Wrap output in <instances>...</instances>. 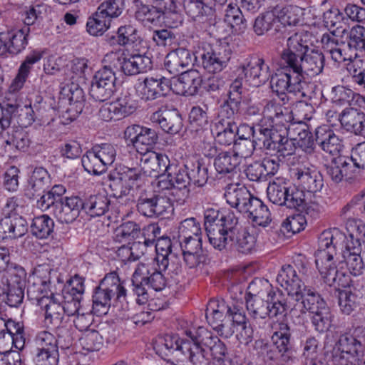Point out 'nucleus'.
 Listing matches in <instances>:
<instances>
[{
    "label": "nucleus",
    "mask_w": 365,
    "mask_h": 365,
    "mask_svg": "<svg viewBox=\"0 0 365 365\" xmlns=\"http://www.w3.org/2000/svg\"><path fill=\"white\" fill-rule=\"evenodd\" d=\"M309 34L304 31L295 32L287 40L286 47L279 56V66L302 85L304 75L317 76L324 66L325 57L319 50L310 49Z\"/></svg>",
    "instance_id": "1"
},
{
    "label": "nucleus",
    "mask_w": 365,
    "mask_h": 365,
    "mask_svg": "<svg viewBox=\"0 0 365 365\" xmlns=\"http://www.w3.org/2000/svg\"><path fill=\"white\" fill-rule=\"evenodd\" d=\"M59 101L56 103L53 97L50 98V108L47 109V123L50 131H58L56 137L62 133L63 126L74 120L83 111L85 96L83 89L75 83L66 84L59 92Z\"/></svg>",
    "instance_id": "2"
},
{
    "label": "nucleus",
    "mask_w": 365,
    "mask_h": 365,
    "mask_svg": "<svg viewBox=\"0 0 365 365\" xmlns=\"http://www.w3.org/2000/svg\"><path fill=\"white\" fill-rule=\"evenodd\" d=\"M262 114L264 123L259 128L262 138L259 140L262 141L264 149L274 152L285 136L291 135V112L276 99H271L265 101Z\"/></svg>",
    "instance_id": "3"
},
{
    "label": "nucleus",
    "mask_w": 365,
    "mask_h": 365,
    "mask_svg": "<svg viewBox=\"0 0 365 365\" xmlns=\"http://www.w3.org/2000/svg\"><path fill=\"white\" fill-rule=\"evenodd\" d=\"M205 317L220 336L229 338L235 333V324L245 322V313L242 302L210 300L207 305Z\"/></svg>",
    "instance_id": "4"
},
{
    "label": "nucleus",
    "mask_w": 365,
    "mask_h": 365,
    "mask_svg": "<svg viewBox=\"0 0 365 365\" xmlns=\"http://www.w3.org/2000/svg\"><path fill=\"white\" fill-rule=\"evenodd\" d=\"M344 238L338 230L322 232L318 239V250L315 252V263L324 282L329 286L336 285L339 271L332 262L339 247V240Z\"/></svg>",
    "instance_id": "5"
},
{
    "label": "nucleus",
    "mask_w": 365,
    "mask_h": 365,
    "mask_svg": "<svg viewBox=\"0 0 365 365\" xmlns=\"http://www.w3.org/2000/svg\"><path fill=\"white\" fill-rule=\"evenodd\" d=\"M116 272L107 274L94 289L93 294V312L97 315L106 314L110 305L112 299L118 302L126 299L127 290Z\"/></svg>",
    "instance_id": "6"
},
{
    "label": "nucleus",
    "mask_w": 365,
    "mask_h": 365,
    "mask_svg": "<svg viewBox=\"0 0 365 365\" xmlns=\"http://www.w3.org/2000/svg\"><path fill=\"white\" fill-rule=\"evenodd\" d=\"M155 267L153 264L140 263L132 275L133 291L137 295V302L145 304L149 297L148 288L151 287L155 291L163 290L168 284V279L165 274Z\"/></svg>",
    "instance_id": "7"
},
{
    "label": "nucleus",
    "mask_w": 365,
    "mask_h": 365,
    "mask_svg": "<svg viewBox=\"0 0 365 365\" xmlns=\"http://www.w3.org/2000/svg\"><path fill=\"white\" fill-rule=\"evenodd\" d=\"M291 329L284 322L277 324L270 341L264 339L257 340L255 349L257 354L266 360H276L279 357L289 358L291 349Z\"/></svg>",
    "instance_id": "8"
},
{
    "label": "nucleus",
    "mask_w": 365,
    "mask_h": 365,
    "mask_svg": "<svg viewBox=\"0 0 365 365\" xmlns=\"http://www.w3.org/2000/svg\"><path fill=\"white\" fill-rule=\"evenodd\" d=\"M232 217L220 237V245L216 243L213 247L220 251L235 249L240 253L249 254L255 246V237L240 225L237 216Z\"/></svg>",
    "instance_id": "9"
},
{
    "label": "nucleus",
    "mask_w": 365,
    "mask_h": 365,
    "mask_svg": "<svg viewBox=\"0 0 365 365\" xmlns=\"http://www.w3.org/2000/svg\"><path fill=\"white\" fill-rule=\"evenodd\" d=\"M246 307L249 314L254 319L273 318L284 317L291 309L288 299L282 292L272 294L267 298H246Z\"/></svg>",
    "instance_id": "10"
},
{
    "label": "nucleus",
    "mask_w": 365,
    "mask_h": 365,
    "mask_svg": "<svg viewBox=\"0 0 365 365\" xmlns=\"http://www.w3.org/2000/svg\"><path fill=\"white\" fill-rule=\"evenodd\" d=\"M267 197L272 203L286 206L299 211L305 210L309 213L312 206H309L303 190L297 187L287 186L273 182L267 189Z\"/></svg>",
    "instance_id": "11"
},
{
    "label": "nucleus",
    "mask_w": 365,
    "mask_h": 365,
    "mask_svg": "<svg viewBox=\"0 0 365 365\" xmlns=\"http://www.w3.org/2000/svg\"><path fill=\"white\" fill-rule=\"evenodd\" d=\"M104 61L119 68L126 76L145 73L153 67L152 60L146 54H128L120 50L107 53Z\"/></svg>",
    "instance_id": "12"
},
{
    "label": "nucleus",
    "mask_w": 365,
    "mask_h": 365,
    "mask_svg": "<svg viewBox=\"0 0 365 365\" xmlns=\"http://www.w3.org/2000/svg\"><path fill=\"white\" fill-rule=\"evenodd\" d=\"M364 346L355 337L349 334L340 336L336 343V350L333 354L334 365H361Z\"/></svg>",
    "instance_id": "13"
},
{
    "label": "nucleus",
    "mask_w": 365,
    "mask_h": 365,
    "mask_svg": "<svg viewBox=\"0 0 365 365\" xmlns=\"http://www.w3.org/2000/svg\"><path fill=\"white\" fill-rule=\"evenodd\" d=\"M232 51L227 44L203 48L199 55L201 66L209 73H218L225 69L230 61Z\"/></svg>",
    "instance_id": "14"
},
{
    "label": "nucleus",
    "mask_w": 365,
    "mask_h": 365,
    "mask_svg": "<svg viewBox=\"0 0 365 365\" xmlns=\"http://www.w3.org/2000/svg\"><path fill=\"white\" fill-rule=\"evenodd\" d=\"M232 216H236L233 211H227L220 213L219 210L214 208H207L204 212V226L210 243L215 246L217 243L220 245V237L226 230L228 219H232Z\"/></svg>",
    "instance_id": "15"
},
{
    "label": "nucleus",
    "mask_w": 365,
    "mask_h": 365,
    "mask_svg": "<svg viewBox=\"0 0 365 365\" xmlns=\"http://www.w3.org/2000/svg\"><path fill=\"white\" fill-rule=\"evenodd\" d=\"M271 87L273 92L276 93L282 101V106L284 107L289 101L287 93H299L301 97L311 98V96L304 91L303 85L284 69H281L279 73L272 78ZM280 104L282 105V103Z\"/></svg>",
    "instance_id": "16"
},
{
    "label": "nucleus",
    "mask_w": 365,
    "mask_h": 365,
    "mask_svg": "<svg viewBox=\"0 0 365 365\" xmlns=\"http://www.w3.org/2000/svg\"><path fill=\"white\" fill-rule=\"evenodd\" d=\"M124 137L139 153L152 151L158 141V134L155 129L132 125L126 128Z\"/></svg>",
    "instance_id": "17"
},
{
    "label": "nucleus",
    "mask_w": 365,
    "mask_h": 365,
    "mask_svg": "<svg viewBox=\"0 0 365 365\" xmlns=\"http://www.w3.org/2000/svg\"><path fill=\"white\" fill-rule=\"evenodd\" d=\"M165 348L177 356L182 357V360L187 359L192 365H202L205 362V356L202 350L192 342L181 340L177 336L168 335L165 338Z\"/></svg>",
    "instance_id": "18"
},
{
    "label": "nucleus",
    "mask_w": 365,
    "mask_h": 365,
    "mask_svg": "<svg viewBox=\"0 0 365 365\" xmlns=\"http://www.w3.org/2000/svg\"><path fill=\"white\" fill-rule=\"evenodd\" d=\"M269 66L262 58H257L241 63L236 69L242 78L252 87H259L269 79Z\"/></svg>",
    "instance_id": "19"
},
{
    "label": "nucleus",
    "mask_w": 365,
    "mask_h": 365,
    "mask_svg": "<svg viewBox=\"0 0 365 365\" xmlns=\"http://www.w3.org/2000/svg\"><path fill=\"white\" fill-rule=\"evenodd\" d=\"M171 208L170 199L165 196L141 193L137 201V210L148 217L162 216Z\"/></svg>",
    "instance_id": "20"
},
{
    "label": "nucleus",
    "mask_w": 365,
    "mask_h": 365,
    "mask_svg": "<svg viewBox=\"0 0 365 365\" xmlns=\"http://www.w3.org/2000/svg\"><path fill=\"white\" fill-rule=\"evenodd\" d=\"M140 169L145 175L164 178L163 174L170 169V160L165 154L149 151L140 154Z\"/></svg>",
    "instance_id": "21"
},
{
    "label": "nucleus",
    "mask_w": 365,
    "mask_h": 365,
    "mask_svg": "<svg viewBox=\"0 0 365 365\" xmlns=\"http://www.w3.org/2000/svg\"><path fill=\"white\" fill-rule=\"evenodd\" d=\"M193 56L191 51L185 48H178L168 53L164 60L165 68L173 75L185 73V70L192 65Z\"/></svg>",
    "instance_id": "22"
},
{
    "label": "nucleus",
    "mask_w": 365,
    "mask_h": 365,
    "mask_svg": "<svg viewBox=\"0 0 365 365\" xmlns=\"http://www.w3.org/2000/svg\"><path fill=\"white\" fill-rule=\"evenodd\" d=\"M21 111V113L19 114L18 120L19 127H13L8 129L6 132L7 138L5 139V143L7 145L14 146L15 148L19 150L26 151L30 145L31 140L28 133L23 128L31 125L34 121V118L31 115L26 113V117L24 119L22 116L24 113L23 110Z\"/></svg>",
    "instance_id": "23"
},
{
    "label": "nucleus",
    "mask_w": 365,
    "mask_h": 365,
    "mask_svg": "<svg viewBox=\"0 0 365 365\" xmlns=\"http://www.w3.org/2000/svg\"><path fill=\"white\" fill-rule=\"evenodd\" d=\"M84 288L83 279L77 274L69 279L66 285L63 284L61 292L64 300H66V309L69 314H76L78 312Z\"/></svg>",
    "instance_id": "24"
},
{
    "label": "nucleus",
    "mask_w": 365,
    "mask_h": 365,
    "mask_svg": "<svg viewBox=\"0 0 365 365\" xmlns=\"http://www.w3.org/2000/svg\"><path fill=\"white\" fill-rule=\"evenodd\" d=\"M26 220L16 212L0 219V241L22 237L27 232Z\"/></svg>",
    "instance_id": "25"
},
{
    "label": "nucleus",
    "mask_w": 365,
    "mask_h": 365,
    "mask_svg": "<svg viewBox=\"0 0 365 365\" xmlns=\"http://www.w3.org/2000/svg\"><path fill=\"white\" fill-rule=\"evenodd\" d=\"M150 120L153 123H158L165 132L171 135L178 133L183 127L181 115L175 108L160 109L152 114Z\"/></svg>",
    "instance_id": "26"
},
{
    "label": "nucleus",
    "mask_w": 365,
    "mask_h": 365,
    "mask_svg": "<svg viewBox=\"0 0 365 365\" xmlns=\"http://www.w3.org/2000/svg\"><path fill=\"white\" fill-rule=\"evenodd\" d=\"M0 56L16 55L21 52L28 43L26 35L22 30L0 32Z\"/></svg>",
    "instance_id": "27"
},
{
    "label": "nucleus",
    "mask_w": 365,
    "mask_h": 365,
    "mask_svg": "<svg viewBox=\"0 0 365 365\" xmlns=\"http://www.w3.org/2000/svg\"><path fill=\"white\" fill-rule=\"evenodd\" d=\"M197 341L201 342L202 346L207 348L213 359L215 365L221 361L230 358L225 344L220 339L205 328H200L197 335Z\"/></svg>",
    "instance_id": "28"
},
{
    "label": "nucleus",
    "mask_w": 365,
    "mask_h": 365,
    "mask_svg": "<svg viewBox=\"0 0 365 365\" xmlns=\"http://www.w3.org/2000/svg\"><path fill=\"white\" fill-rule=\"evenodd\" d=\"M168 176L171 177L173 184V196L177 202H184L188 197L190 192L191 182L186 168L177 169L170 165Z\"/></svg>",
    "instance_id": "29"
},
{
    "label": "nucleus",
    "mask_w": 365,
    "mask_h": 365,
    "mask_svg": "<svg viewBox=\"0 0 365 365\" xmlns=\"http://www.w3.org/2000/svg\"><path fill=\"white\" fill-rule=\"evenodd\" d=\"M315 143L322 150L331 155H339L343 147L339 136L325 125L316 129Z\"/></svg>",
    "instance_id": "30"
},
{
    "label": "nucleus",
    "mask_w": 365,
    "mask_h": 365,
    "mask_svg": "<svg viewBox=\"0 0 365 365\" xmlns=\"http://www.w3.org/2000/svg\"><path fill=\"white\" fill-rule=\"evenodd\" d=\"M32 284L28 289L27 294L29 299L36 302L38 306L43 308V302L46 297V266L44 264H39L35 267L31 275ZM46 308V306H44Z\"/></svg>",
    "instance_id": "31"
},
{
    "label": "nucleus",
    "mask_w": 365,
    "mask_h": 365,
    "mask_svg": "<svg viewBox=\"0 0 365 365\" xmlns=\"http://www.w3.org/2000/svg\"><path fill=\"white\" fill-rule=\"evenodd\" d=\"M225 197L231 207L243 213L248 210L250 204H252L254 200L257 198L252 196L245 186L229 187L225 194Z\"/></svg>",
    "instance_id": "32"
},
{
    "label": "nucleus",
    "mask_w": 365,
    "mask_h": 365,
    "mask_svg": "<svg viewBox=\"0 0 365 365\" xmlns=\"http://www.w3.org/2000/svg\"><path fill=\"white\" fill-rule=\"evenodd\" d=\"M170 89V81L165 77L146 78L143 81L142 98L145 101L158 99L165 97Z\"/></svg>",
    "instance_id": "33"
},
{
    "label": "nucleus",
    "mask_w": 365,
    "mask_h": 365,
    "mask_svg": "<svg viewBox=\"0 0 365 365\" xmlns=\"http://www.w3.org/2000/svg\"><path fill=\"white\" fill-rule=\"evenodd\" d=\"M170 242H168V250L165 254H158L156 257L157 266L165 275L175 282L178 281L182 274V265L180 259L170 252Z\"/></svg>",
    "instance_id": "34"
},
{
    "label": "nucleus",
    "mask_w": 365,
    "mask_h": 365,
    "mask_svg": "<svg viewBox=\"0 0 365 365\" xmlns=\"http://www.w3.org/2000/svg\"><path fill=\"white\" fill-rule=\"evenodd\" d=\"M276 280L292 297L302 290V287L304 286L302 279L297 274L296 270L289 264L284 265L281 268Z\"/></svg>",
    "instance_id": "35"
},
{
    "label": "nucleus",
    "mask_w": 365,
    "mask_h": 365,
    "mask_svg": "<svg viewBox=\"0 0 365 365\" xmlns=\"http://www.w3.org/2000/svg\"><path fill=\"white\" fill-rule=\"evenodd\" d=\"M294 176L299 180L302 188L308 192L315 193L323 187V178L319 172L309 168H297L294 170Z\"/></svg>",
    "instance_id": "36"
},
{
    "label": "nucleus",
    "mask_w": 365,
    "mask_h": 365,
    "mask_svg": "<svg viewBox=\"0 0 365 365\" xmlns=\"http://www.w3.org/2000/svg\"><path fill=\"white\" fill-rule=\"evenodd\" d=\"M274 7L259 15L253 24V31L257 36L275 34L279 31V23Z\"/></svg>",
    "instance_id": "37"
},
{
    "label": "nucleus",
    "mask_w": 365,
    "mask_h": 365,
    "mask_svg": "<svg viewBox=\"0 0 365 365\" xmlns=\"http://www.w3.org/2000/svg\"><path fill=\"white\" fill-rule=\"evenodd\" d=\"M202 77L195 70H187L180 74L175 86L178 87L177 93L192 96L195 95L201 86Z\"/></svg>",
    "instance_id": "38"
},
{
    "label": "nucleus",
    "mask_w": 365,
    "mask_h": 365,
    "mask_svg": "<svg viewBox=\"0 0 365 365\" xmlns=\"http://www.w3.org/2000/svg\"><path fill=\"white\" fill-rule=\"evenodd\" d=\"M356 245L345 243L341 255L347 269L351 274L364 273V264L361 256L362 247L355 242Z\"/></svg>",
    "instance_id": "39"
},
{
    "label": "nucleus",
    "mask_w": 365,
    "mask_h": 365,
    "mask_svg": "<svg viewBox=\"0 0 365 365\" xmlns=\"http://www.w3.org/2000/svg\"><path fill=\"white\" fill-rule=\"evenodd\" d=\"M293 297L297 302L300 301L302 308L310 313L317 312L327 306L319 294L305 285L302 287V290L298 292Z\"/></svg>",
    "instance_id": "40"
},
{
    "label": "nucleus",
    "mask_w": 365,
    "mask_h": 365,
    "mask_svg": "<svg viewBox=\"0 0 365 365\" xmlns=\"http://www.w3.org/2000/svg\"><path fill=\"white\" fill-rule=\"evenodd\" d=\"M183 7L186 14L195 22L204 23L208 20L212 21L214 11L202 0H189L184 2Z\"/></svg>",
    "instance_id": "41"
},
{
    "label": "nucleus",
    "mask_w": 365,
    "mask_h": 365,
    "mask_svg": "<svg viewBox=\"0 0 365 365\" xmlns=\"http://www.w3.org/2000/svg\"><path fill=\"white\" fill-rule=\"evenodd\" d=\"M51 296L49 297V302L47 304V319H51L50 322L55 326H58L61 321V315L66 312L68 315L72 316L75 314H69L66 307V300H64V296L58 292H53V290L49 289Z\"/></svg>",
    "instance_id": "42"
},
{
    "label": "nucleus",
    "mask_w": 365,
    "mask_h": 365,
    "mask_svg": "<svg viewBox=\"0 0 365 365\" xmlns=\"http://www.w3.org/2000/svg\"><path fill=\"white\" fill-rule=\"evenodd\" d=\"M241 157L233 152H221L214 160V166L219 174H236L241 163Z\"/></svg>",
    "instance_id": "43"
},
{
    "label": "nucleus",
    "mask_w": 365,
    "mask_h": 365,
    "mask_svg": "<svg viewBox=\"0 0 365 365\" xmlns=\"http://www.w3.org/2000/svg\"><path fill=\"white\" fill-rule=\"evenodd\" d=\"M190 182L199 187L204 185L208 179V166L204 159L193 158L185 164Z\"/></svg>",
    "instance_id": "44"
},
{
    "label": "nucleus",
    "mask_w": 365,
    "mask_h": 365,
    "mask_svg": "<svg viewBox=\"0 0 365 365\" xmlns=\"http://www.w3.org/2000/svg\"><path fill=\"white\" fill-rule=\"evenodd\" d=\"M110 203L104 193L91 195L84 200V211L92 217L102 216L108 211Z\"/></svg>",
    "instance_id": "45"
},
{
    "label": "nucleus",
    "mask_w": 365,
    "mask_h": 365,
    "mask_svg": "<svg viewBox=\"0 0 365 365\" xmlns=\"http://www.w3.org/2000/svg\"><path fill=\"white\" fill-rule=\"evenodd\" d=\"M45 178L46 169L43 167H38L33 171L30 180L31 194L33 198H40L37 200V206L40 208H42L46 202L44 200L46 193Z\"/></svg>",
    "instance_id": "46"
},
{
    "label": "nucleus",
    "mask_w": 365,
    "mask_h": 365,
    "mask_svg": "<svg viewBox=\"0 0 365 365\" xmlns=\"http://www.w3.org/2000/svg\"><path fill=\"white\" fill-rule=\"evenodd\" d=\"M43 53V51L39 52L34 51L32 53L26 56L25 61L21 63L19 69L17 76L9 87L11 92H16L23 87L30 71L31 65L38 61L42 58Z\"/></svg>",
    "instance_id": "47"
},
{
    "label": "nucleus",
    "mask_w": 365,
    "mask_h": 365,
    "mask_svg": "<svg viewBox=\"0 0 365 365\" xmlns=\"http://www.w3.org/2000/svg\"><path fill=\"white\" fill-rule=\"evenodd\" d=\"M279 23L289 26H297L303 20L304 9L297 6L287 5L285 6H276L274 7Z\"/></svg>",
    "instance_id": "48"
},
{
    "label": "nucleus",
    "mask_w": 365,
    "mask_h": 365,
    "mask_svg": "<svg viewBox=\"0 0 365 365\" xmlns=\"http://www.w3.org/2000/svg\"><path fill=\"white\" fill-rule=\"evenodd\" d=\"M245 214L259 226L265 227L271 222L270 212L267 207L259 198L254 200Z\"/></svg>",
    "instance_id": "49"
},
{
    "label": "nucleus",
    "mask_w": 365,
    "mask_h": 365,
    "mask_svg": "<svg viewBox=\"0 0 365 365\" xmlns=\"http://www.w3.org/2000/svg\"><path fill=\"white\" fill-rule=\"evenodd\" d=\"M232 130L235 133H241L245 131L246 135L242 134L240 135V139L250 140L248 142L250 143V139L252 138V143L255 141V129L253 126H250L247 124H243L240 126L237 125V123H230L227 121L217 120L213 128L211 129V132H220L225 133L227 131L231 132Z\"/></svg>",
    "instance_id": "50"
},
{
    "label": "nucleus",
    "mask_w": 365,
    "mask_h": 365,
    "mask_svg": "<svg viewBox=\"0 0 365 365\" xmlns=\"http://www.w3.org/2000/svg\"><path fill=\"white\" fill-rule=\"evenodd\" d=\"M346 226L350 233L348 237L343 235L344 238L339 240V246L345 240V243L352 242L354 245L356 242L362 247L365 243V224L359 220H351L346 222Z\"/></svg>",
    "instance_id": "51"
},
{
    "label": "nucleus",
    "mask_w": 365,
    "mask_h": 365,
    "mask_svg": "<svg viewBox=\"0 0 365 365\" xmlns=\"http://www.w3.org/2000/svg\"><path fill=\"white\" fill-rule=\"evenodd\" d=\"M364 118H365V113L354 108H346L339 115L341 126L352 133L356 130L357 125L365 120Z\"/></svg>",
    "instance_id": "52"
},
{
    "label": "nucleus",
    "mask_w": 365,
    "mask_h": 365,
    "mask_svg": "<svg viewBox=\"0 0 365 365\" xmlns=\"http://www.w3.org/2000/svg\"><path fill=\"white\" fill-rule=\"evenodd\" d=\"M110 19L98 9L88 18L86 29L90 34L98 36L102 35L110 27Z\"/></svg>",
    "instance_id": "53"
},
{
    "label": "nucleus",
    "mask_w": 365,
    "mask_h": 365,
    "mask_svg": "<svg viewBox=\"0 0 365 365\" xmlns=\"http://www.w3.org/2000/svg\"><path fill=\"white\" fill-rule=\"evenodd\" d=\"M208 106H193L189 113L190 126L195 128L196 131L205 129L209 124Z\"/></svg>",
    "instance_id": "54"
},
{
    "label": "nucleus",
    "mask_w": 365,
    "mask_h": 365,
    "mask_svg": "<svg viewBox=\"0 0 365 365\" xmlns=\"http://www.w3.org/2000/svg\"><path fill=\"white\" fill-rule=\"evenodd\" d=\"M24 112V115L22 118L24 119L26 117V114L31 115L29 113L30 110L27 108L25 109L20 108L18 105L11 104V103H6L4 106L0 105V134L2 130L9 128L12 118L17 114L19 116L21 111Z\"/></svg>",
    "instance_id": "55"
},
{
    "label": "nucleus",
    "mask_w": 365,
    "mask_h": 365,
    "mask_svg": "<svg viewBox=\"0 0 365 365\" xmlns=\"http://www.w3.org/2000/svg\"><path fill=\"white\" fill-rule=\"evenodd\" d=\"M336 292H337L338 304L341 312L346 315L350 314L357 307V299L361 297L357 293H354L351 289H336Z\"/></svg>",
    "instance_id": "56"
},
{
    "label": "nucleus",
    "mask_w": 365,
    "mask_h": 365,
    "mask_svg": "<svg viewBox=\"0 0 365 365\" xmlns=\"http://www.w3.org/2000/svg\"><path fill=\"white\" fill-rule=\"evenodd\" d=\"M81 163L86 171L96 175H101L107 170V167L92 148L83 155Z\"/></svg>",
    "instance_id": "57"
},
{
    "label": "nucleus",
    "mask_w": 365,
    "mask_h": 365,
    "mask_svg": "<svg viewBox=\"0 0 365 365\" xmlns=\"http://www.w3.org/2000/svg\"><path fill=\"white\" fill-rule=\"evenodd\" d=\"M117 34V42L120 46L138 45L142 41L139 31L133 25L119 27Z\"/></svg>",
    "instance_id": "58"
},
{
    "label": "nucleus",
    "mask_w": 365,
    "mask_h": 365,
    "mask_svg": "<svg viewBox=\"0 0 365 365\" xmlns=\"http://www.w3.org/2000/svg\"><path fill=\"white\" fill-rule=\"evenodd\" d=\"M272 294H277V292L272 291V286L267 280L255 279L247 287V297L246 298L267 297L269 299Z\"/></svg>",
    "instance_id": "59"
},
{
    "label": "nucleus",
    "mask_w": 365,
    "mask_h": 365,
    "mask_svg": "<svg viewBox=\"0 0 365 365\" xmlns=\"http://www.w3.org/2000/svg\"><path fill=\"white\" fill-rule=\"evenodd\" d=\"M347 44L351 50L365 52V27L356 25L348 33Z\"/></svg>",
    "instance_id": "60"
},
{
    "label": "nucleus",
    "mask_w": 365,
    "mask_h": 365,
    "mask_svg": "<svg viewBox=\"0 0 365 365\" xmlns=\"http://www.w3.org/2000/svg\"><path fill=\"white\" fill-rule=\"evenodd\" d=\"M5 272L7 287H26V272L21 266L13 263Z\"/></svg>",
    "instance_id": "61"
},
{
    "label": "nucleus",
    "mask_w": 365,
    "mask_h": 365,
    "mask_svg": "<svg viewBox=\"0 0 365 365\" xmlns=\"http://www.w3.org/2000/svg\"><path fill=\"white\" fill-rule=\"evenodd\" d=\"M33 360L36 365H46V331L36 336L32 345Z\"/></svg>",
    "instance_id": "62"
},
{
    "label": "nucleus",
    "mask_w": 365,
    "mask_h": 365,
    "mask_svg": "<svg viewBox=\"0 0 365 365\" xmlns=\"http://www.w3.org/2000/svg\"><path fill=\"white\" fill-rule=\"evenodd\" d=\"M115 88L113 86L105 84L104 82L92 79L89 93L96 101H106L113 96Z\"/></svg>",
    "instance_id": "63"
},
{
    "label": "nucleus",
    "mask_w": 365,
    "mask_h": 365,
    "mask_svg": "<svg viewBox=\"0 0 365 365\" xmlns=\"http://www.w3.org/2000/svg\"><path fill=\"white\" fill-rule=\"evenodd\" d=\"M103 337L98 331H87L80 339L82 348L88 351H96L103 346Z\"/></svg>",
    "instance_id": "64"
}]
</instances>
